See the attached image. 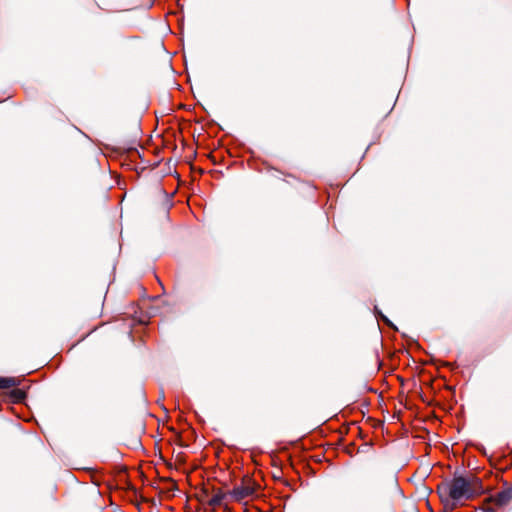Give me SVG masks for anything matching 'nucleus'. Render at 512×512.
<instances>
[{"label": "nucleus", "instance_id": "1", "mask_svg": "<svg viewBox=\"0 0 512 512\" xmlns=\"http://www.w3.org/2000/svg\"><path fill=\"white\" fill-rule=\"evenodd\" d=\"M438 494L445 507L450 509L472 497L470 485L462 477L454 478L450 482L439 485Z\"/></svg>", "mask_w": 512, "mask_h": 512}, {"label": "nucleus", "instance_id": "2", "mask_svg": "<svg viewBox=\"0 0 512 512\" xmlns=\"http://www.w3.org/2000/svg\"><path fill=\"white\" fill-rule=\"evenodd\" d=\"M512 497L510 491H501L488 498L484 510L486 512H493L497 507L506 505Z\"/></svg>", "mask_w": 512, "mask_h": 512}, {"label": "nucleus", "instance_id": "3", "mask_svg": "<svg viewBox=\"0 0 512 512\" xmlns=\"http://www.w3.org/2000/svg\"><path fill=\"white\" fill-rule=\"evenodd\" d=\"M255 485L250 480L244 481L240 486L235 487L231 495L236 501H242L255 493Z\"/></svg>", "mask_w": 512, "mask_h": 512}, {"label": "nucleus", "instance_id": "4", "mask_svg": "<svg viewBox=\"0 0 512 512\" xmlns=\"http://www.w3.org/2000/svg\"><path fill=\"white\" fill-rule=\"evenodd\" d=\"M19 381L14 377H1L0 376V389H9L16 387Z\"/></svg>", "mask_w": 512, "mask_h": 512}]
</instances>
